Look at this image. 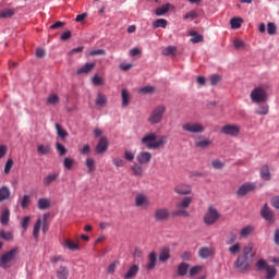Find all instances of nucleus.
<instances>
[{"mask_svg":"<svg viewBox=\"0 0 279 279\" xmlns=\"http://www.w3.org/2000/svg\"><path fill=\"white\" fill-rule=\"evenodd\" d=\"M269 89V86L267 85H259L250 94V98L253 104H265L267 99H269V95L267 94V90Z\"/></svg>","mask_w":279,"mask_h":279,"instance_id":"f257e3e1","label":"nucleus"},{"mask_svg":"<svg viewBox=\"0 0 279 279\" xmlns=\"http://www.w3.org/2000/svg\"><path fill=\"white\" fill-rule=\"evenodd\" d=\"M141 142L146 149H160V147L165 145V140L162 137L158 140V135H156V133H148L144 135Z\"/></svg>","mask_w":279,"mask_h":279,"instance_id":"f03ea898","label":"nucleus"},{"mask_svg":"<svg viewBox=\"0 0 279 279\" xmlns=\"http://www.w3.org/2000/svg\"><path fill=\"white\" fill-rule=\"evenodd\" d=\"M193 203V197L185 196L179 203H177V209L172 211L173 217H191V213L186 210Z\"/></svg>","mask_w":279,"mask_h":279,"instance_id":"7ed1b4c3","label":"nucleus"},{"mask_svg":"<svg viewBox=\"0 0 279 279\" xmlns=\"http://www.w3.org/2000/svg\"><path fill=\"white\" fill-rule=\"evenodd\" d=\"M16 256H19V247H13L3 253L0 257L1 269H10V267H12V263L16 259Z\"/></svg>","mask_w":279,"mask_h":279,"instance_id":"20e7f679","label":"nucleus"},{"mask_svg":"<svg viewBox=\"0 0 279 279\" xmlns=\"http://www.w3.org/2000/svg\"><path fill=\"white\" fill-rule=\"evenodd\" d=\"M166 112L167 107L165 105H158L151 110L148 117V123H150V125H157V123H160L162 119H165Z\"/></svg>","mask_w":279,"mask_h":279,"instance_id":"39448f33","label":"nucleus"},{"mask_svg":"<svg viewBox=\"0 0 279 279\" xmlns=\"http://www.w3.org/2000/svg\"><path fill=\"white\" fill-rule=\"evenodd\" d=\"M257 271H264L266 270V278L265 279H274L276 276H278V269H276V266L269 265L267 260L260 258L256 262Z\"/></svg>","mask_w":279,"mask_h":279,"instance_id":"423d86ee","label":"nucleus"},{"mask_svg":"<svg viewBox=\"0 0 279 279\" xmlns=\"http://www.w3.org/2000/svg\"><path fill=\"white\" fill-rule=\"evenodd\" d=\"M220 217L221 214H219V210H217V208L214 206H209L204 215L203 221L206 223V226H214V223L219 221Z\"/></svg>","mask_w":279,"mask_h":279,"instance_id":"0eeeda50","label":"nucleus"},{"mask_svg":"<svg viewBox=\"0 0 279 279\" xmlns=\"http://www.w3.org/2000/svg\"><path fill=\"white\" fill-rule=\"evenodd\" d=\"M182 130L190 134H204L206 132V128L199 122H186L182 125Z\"/></svg>","mask_w":279,"mask_h":279,"instance_id":"6e6552de","label":"nucleus"},{"mask_svg":"<svg viewBox=\"0 0 279 279\" xmlns=\"http://www.w3.org/2000/svg\"><path fill=\"white\" fill-rule=\"evenodd\" d=\"M234 267L243 274L245 271H250L252 267V262L250 260V257H246L245 255H240L234 263Z\"/></svg>","mask_w":279,"mask_h":279,"instance_id":"1a4fd4ad","label":"nucleus"},{"mask_svg":"<svg viewBox=\"0 0 279 279\" xmlns=\"http://www.w3.org/2000/svg\"><path fill=\"white\" fill-rule=\"evenodd\" d=\"M221 134L232 136L233 138L241 134V126L239 124H226L220 130Z\"/></svg>","mask_w":279,"mask_h":279,"instance_id":"9d476101","label":"nucleus"},{"mask_svg":"<svg viewBox=\"0 0 279 279\" xmlns=\"http://www.w3.org/2000/svg\"><path fill=\"white\" fill-rule=\"evenodd\" d=\"M171 217V211L168 208L160 207L155 209L154 219L155 221H168Z\"/></svg>","mask_w":279,"mask_h":279,"instance_id":"9b49d317","label":"nucleus"},{"mask_svg":"<svg viewBox=\"0 0 279 279\" xmlns=\"http://www.w3.org/2000/svg\"><path fill=\"white\" fill-rule=\"evenodd\" d=\"M135 206L136 208H143L144 210H147V208L151 206V202H149V198L144 194H137L135 196Z\"/></svg>","mask_w":279,"mask_h":279,"instance_id":"f8f14e48","label":"nucleus"},{"mask_svg":"<svg viewBox=\"0 0 279 279\" xmlns=\"http://www.w3.org/2000/svg\"><path fill=\"white\" fill-rule=\"evenodd\" d=\"M156 265H158V254L153 251L147 256L146 270L154 271V269H156Z\"/></svg>","mask_w":279,"mask_h":279,"instance_id":"ddd939ff","label":"nucleus"},{"mask_svg":"<svg viewBox=\"0 0 279 279\" xmlns=\"http://www.w3.org/2000/svg\"><path fill=\"white\" fill-rule=\"evenodd\" d=\"M255 189H256V184L244 183L238 189L236 195H238V197H245V195H247V193H252V191H254Z\"/></svg>","mask_w":279,"mask_h":279,"instance_id":"4468645a","label":"nucleus"},{"mask_svg":"<svg viewBox=\"0 0 279 279\" xmlns=\"http://www.w3.org/2000/svg\"><path fill=\"white\" fill-rule=\"evenodd\" d=\"M138 165H149L151 162V153L149 151H140L136 156Z\"/></svg>","mask_w":279,"mask_h":279,"instance_id":"2eb2a0df","label":"nucleus"},{"mask_svg":"<svg viewBox=\"0 0 279 279\" xmlns=\"http://www.w3.org/2000/svg\"><path fill=\"white\" fill-rule=\"evenodd\" d=\"M260 215L263 219L269 221V223H274V213L271 211V209H269V206L267 204H265L260 209Z\"/></svg>","mask_w":279,"mask_h":279,"instance_id":"dca6fc26","label":"nucleus"},{"mask_svg":"<svg viewBox=\"0 0 279 279\" xmlns=\"http://www.w3.org/2000/svg\"><path fill=\"white\" fill-rule=\"evenodd\" d=\"M138 271H141V267L138 266V264H133L129 270L126 271V274L123 276V279H133L136 276H138Z\"/></svg>","mask_w":279,"mask_h":279,"instance_id":"f3484780","label":"nucleus"},{"mask_svg":"<svg viewBox=\"0 0 279 279\" xmlns=\"http://www.w3.org/2000/svg\"><path fill=\"white\" fill-rule=\"evenodd\" d=\"M178 195H191L193 187L189 184H179L174 187Z\"/></svg>","mask_w":279,"mask_h":279,"instance_id":"a211bd4d","label":"nucleus"},{"mask_svg":"<svg viewBox=\"0 0 279 279\" xmlns=\"http://www.w3.org/2000/svg\"><path fill=\"white\" fill-rule=\"evenodd\" d=\"M189 269H191V266L186 262H182L177 267V275L181 278H184L189 274Z\"/></svg>","mask_w":279,"mask_h":279,"instance_id":"6ab92c4d","label":"nucleus"},{"mask_svg":"<svg viewBox=\"0 0 279 279\" xmlns=\"http://www.w3.org/2000/svg\"><path fill=\"white\" fill-rule=\"evenodd\" d=\"M58 178H60V173H58V172L47 174L43 179L44 186H51V184H53V182H58Z\"/></svg>","mask_w":279,"mask_h":279,"instance_id":"aec40b11","label":"nucleus"},{"mask_svg":"<svg viewBox=\"0 0 279 279\" xmlns=\"http://www.w3.org/2000/svg\"><path fill=\"white\" fill-rule=\"evenodd\" d=\"M98 154H106L108 151V138L101 137L95 148Z\"/></svg>","mask_w":279,"mask_h":279,"instance_id":"412c9836","label":"nucleus"},{"mask_svg":"<svg viewBox=\"0 0 279 279\" xmlns=\"http://www.w3.org/2000/svg\"><path fill=\"white\" fill-rule=\"evenodd\" d=\"M95 66H96L95 62L85 63L83 66L76 70V75H86L87 73H90V71H93Z\"/></svg>","mask_w":279,"mask_h":279,"instance_id":"4be33fe9","label":"nucleus"},{"mask_svg":"<svg viewBox=\"0 0 279 279\" xmlns=\"http://www.w3.org/2000/svg\"><path fill=\"white\" fill-rule=\"evenodd\" d=\"M259 175H260L262 180H266L267 182H269V180H271V169L269 168L268 165L262 166Z\"/></svg>","mask_w":279,"mask_h":279,"instance_id":"5701e85b","label":"nucleus"},{"mask_svg":"<svg viewBox=\"0 0 279 279\" xmlns=\"http://www.w3.org/2000/svg\"><path fill=\"white\" fill-rule=\"evenodd\" d=\"M131 171L132 174L135 175V178H143V173H145V171L143 170V166H141V163H133L131 166Z\"/></svg>","mask_w":279,"mask_h":279,"instance_id":"b1692460","label":"nucleus"},{"mask_svg":"<svg viewBox=\"0 0 279 279\" xmlns=\"http://www.w3.org/2000/svg\"><path fill=\"white\" fill-rule=\"evenodd\" d=\"M213 145V141L209 138H204L195 142V147L198 149H208L209 146Z\"/></svg>","mask_w":279,"mask_h":279,"instance_id":"393cba45","label":"nucleus"},{"mask_svg":"<svg viewBox=\"0 0 279 279\" xmlns=\"http://www.w3.org/2000/svg\"><path fill=\"white\" fill-rule=\"evenodd\" d=\"M37 153L39 154V156H47V154H51V145L50 144L38 145Z\"/></svg>","mask_w":279,"mask_h":279,"instance_id":"a878e982","label":"nucleus"},{"mask_svg":"<svg viewBox=\"0 0 279 279\" xmlns=\"http://www.w3.org/2000/svg\"><path fill=\"white\" fill-rule=\"evenodd\" d=\"M171 258V250L169 248H163L159 253V260L160 263H167Z\"/></svg>","mask_w":279,"mask_h":279,"instance_id":"bb28decb","label":"nucleus"},{"mask_svg":"<svg viewBox=\"0 0 279 279\" xmlns=\"http://www.w3.org/2000/svg\"><path fill=\"white\" fill-rule=\"evenodd\" d=\"M40 228H43V219H37L34 229H33V236L34 239L38 240L40 236Z\"/></svg>","mask_w":279,"mask_h":279,"instance_id":"cd10ccee","label":"nucleus"},{"mask_svg":"<svg viewBox=\"0 0 279 279\" xmlns=\"http://www.w3.org/2000/svg\"><path fill=\"white\" fill-rule=\"evenodd\" d=\"M58 279H68L69 278V268L66 266H61L57 270Z\"/></svg>","mask_w":279,"mask_h":279,"instance_id":"c85d7f7f","label":"nucleus"},{"mask_svg":"<svg viewBox=\"0 0 279 279\" xmlns=\"http://www.w3.org/2000/svg\"><path fill=\"white\" fill-rule=\"evenodd\" d=\"M10 187L5 185L0 187V202H5V199H10Z\"/></svg>","mask_w":279,"mask_h":279,"instance_id":"c756f323","label":"nucleus"},{"mask_svg":"<svg viewBox=\"0 0 279 279\" xmlns=\"http://www.w3.org/2000/svg\"><path fill=\"white\" fill-rule=\"evenodd\" d=\"M95 104L100 108H105V106L108 104V98L104 94H97Z\"/></svg>","mask_w":279,"mask_h":279,"instance_id":"7c9ffc66","label":"nucleus"},{"mask_svg":"<svg viewBox=\"0 0 279 279\" xmlns=\"http://www.w3.org/2000/svg\"><path fill=\"white\" fill-rule=\"evenodd\" d=\"M214 252L213 248L210 247H202L198 251V256L201 258H210V256H213Z\"/></svg>","mask_w":279,"mask_h":279,"instance_id":"2f4dec72","label":"nucleus"},{"mask_svg":"<svg viewBox=\"0 0 279 279\" xmlns=\"http://www.w3.org/2000/svg\"><path fill=\"white\" fill-rule=\"evenodd\" d=\"M54 128L57 130V136H60L62 141H64L66 136H69V132H66V130H64V128H62L60 123H57Z\"/></svg>","mask_w":279,"mask_h":279,"instance_id":"473e14b6","label":"nucleus"},{"mask_svg":"<svg viewBox=\"0 0 279 279\" xmlns=\"http://www.w3.org/2000/svg\"><path fill=\"white\" fill-rule=\"evenodd\" d=\"M121 97H122V107L128 108V106H130V93L128 92L126 88L122 89Z\"/></svg>","mask_w":279,"mask_h":279,"instance_id":"72a5a7b5","label":"nucleus"},{"mask_svg":"<svg viewBox=\"0 0 279 279\" xmlns=\"http://www.w3.org/2000/svg\"><path fill=\"white\" fill-rule=\"evenodd\" d=\"M38 208L39 210H47L48 208H51V201L47 198H39Z\"/></svg>","mask_w":279,"mask_h":279,"instance_id":"f704fd0d","label":"nucleus"},{"mask_svg":"<svg viewBox=\"0 0 279 279\" xmlns=\"http://www.w3.org/2000/svg\"><path fill=\"white\" fill-rule=\"evenodd\" d=\"M190 36H192L191 43H193L194 45H197V43H204V36L197 34V32H195V31H192L190 33Z\"/></svg>","mask_w":279,"mask_h":279,"instance_id":"c9c22d12","label":"nucleus"},{"mask_svg":"<svg viewBox=\"0 0 279 279\" xmlns=\"http://www.w3.org/2000/svg\"><path fill=\"white\" fill-rule=\"evenodd\" d=\"M169 8H170L169 3H166V4L157 8L155 11L156 16H165V14H167V12H169Z\"/></svg>","mask_w":279,"mask_h":279,"instance_id":"e433bc0d","label":"nucleus"},{"mask_svg":"<svg viewBox=\"0 0 279 279\" xmlns=\"http://www.w3.org/2000/svg\"><path fill=\"white\" fill-rule=\"evenodd\" d=\"M64 245L71 252H75V251L80 250V245L77 243L73 242L72 240H69V239L64 240Z\"/></svg>","mask_w":279,"mask_h":279,"instance_id":"4c0bfd02","label":"nucleus"},{"mask_svg":"<svg viewBox=\"0 0 279 279\" xmlns=\"http://www.w3.org/2000/svg\"><path fill=\"white\" fill-rule=\"evenodd\" d=\"M228 252H230L232 256H236V254L241 253V243L235 242L234 244H231V246L228 248Z\"/></svg>","mask_w":279,"mask_h":279,"instance_id":"58836bf2","label":"nucleus"},{"mask_svg":"<svg viewBox=\"0 0 279 279\" xmlns=\"http://www.w3.org/2000/svg\"><path fill=\"white\" fill-rule=\"evenodd\" d=\"M74 165H75V159H73L71 157L64 158V160H63L64 169H66L68 171H71L73 169Z\"/></svg>","mask_w":279,"mask_h":279,"instance_id":"ea45409f","label":"nucleus"},{"mask_svg":"<svg viewBox=\"0 0 279 279\" xmlns=\"http://www.w3.org/2000/svg\"><path fill=\"white\" fill-rule=\"evenodd\" d=\"M255 114L266 116L269 114V105H262L255 109Z\"/></svg>","mask_w":279,"mask_h":279,"instance_id":"a19ab883","label":"nucleus"},{"mask_svg":"<svg viewBox=\"0 0 279 279\" xmlns=\"http://www.w3.org/2000/svg\"><path fill=\"white\" fill-rule=\"evenodd\" d=\"M167 23H168L167 20L159 19V20L153 22V27H154V29H158V27H162V29H166Z\"/></svg>","mask_w":279,"mask_h":279,"instance_id":"79ce46f5","label":"nucleus"},{"mask_svg":"<svg viewBox=\"0 0 279 279\" xmlns=\"http://www.w3.org/2000/svg\"><path fill=\"white\" fill-rule=\"evenodd\" d=\"M156 92V87L154 86H145V87H141L138 89V93L142 94V95H151L153 93Z\"/></svg>","mask_w":279,"mask_h":279,"instance_id":"37998d69","label":"nucleus"},{"mask_svg":"<svg viewBox=\"0 0 279 279\" xmlns=\"http://www.w3.org/2000/svg\"><path fill=\"white\" fill-rule=\"evenodd\" d=\"M203 269H204V267H202V266H193L189 270L190 277L193 278V277L202 274Z\"/></svg>","mask_w":279,"mask_h":279,"instance_id":"c03bdc74","label":"nucleus"},{"mask_svg":"<svg viewBox=\"0 0 279 279\" xmlns=\"http://www.w3.org/2000/svg\"><path fill=\"white\" fill-rule=\"evenodd\" d=\"M252 232H254V227L252 226H247L245 228H243L241 231H240V235L245 239L247 236H250V234H252Z\"/></svg>","mask_w":279,"mask_h":279,"instance_id":"a18cd8bd","label":"nucleus"},{"mask_svg":"<svg viewBox=\"0 0 279 279\" xmlns=\"http://www.w3.org/2000/svg\"><path fill=\"white\" fill-rule=\"evenodd\" d=\"M48 106H56V104H60V97L56 94L50 95L47 98Z\"/></svg>","mask_w":279,"mask_h":279,"instance_id":"49530a36","label":"nucleus"},{"mask_svg":"<svg viewBox=\"0 0 279 279\" xmlns=\"http://www.w3.org/2000/svg\"><path fill=\"white\" fill-rule=\"evenodd\" d=\"M178 49L173 46H168L162 50V56H175Z\"/></svg>","mask_w":279,"mask_h":279,"instance_id":"de8ad7c7","label":"nucleus"},{"mask_svg":"<svg viewBox=\"0 0 279 279\" xmlns=\"http://www.w3.org/2000/svg\"><path fill=\"white\" fill-rule=\"evenodd\" d=\"M10 221V209H5L1 215V223L2 226H8Z\"/></svg>","mask_w":279,"mask_h":279,"instance_id":"09e8293b","label":"nucleus"},{"mask_svg":"<svg viewBox=\"0 0 279 279\" xmlns=\"http://www.w3.org/2000/svg\"><path fill=\"white\" fill-rule=\"evenodd\" d=\"M254 250V243L250 242L244 248H243V254L242 256H246L250 258V254H252Z\"/></svg>","mask_w":279,"mask_h":279,"instance_id":"8fccbe9b","label":"nucleus"},{"mask_svg":"<svg viewBox=\"0 0 279 279\" xmlns=\"http://www.w3.org/2000/svg\"><path fill=\"white\" fill-rule=\"evenodd\" d=\"M85 165L87 167V173H90L92 171H95V159L87 158L85 161Z\"/></svg>","mask_w":279,"mask_h":279,"instance_id":"3c124183","label":"nucleus"},{"mask_svg":"<svg viewBox=\"0 0 279 279\" xmlns=\"http://www.w3.org/2000/svg\"><path fill=\"white\" fill-rule=\"evenodd\" d=\"M230 23L232 29H239L241 27V23H243V20L239 17H233L231 19Z\"/></svg>","mask_w":279,"mask_h":279,"instance_id":"603ef678","label":"nucleus"},{"mask_svg":"<svg viewBox=\"0 0 279 279\" xmlns=\"http://www.w3.org/2000/svg\"><path fill=\"white\" fill-rule=\"evenodd\" d=\"M56 149L60 156H66V147H64L60 142L56 143Z\"/></svg>","mask_w":279,"mask_h":279,"instance_id":"864d4df0","label":"nucleus"},{"mask_svg":"<svg viewBox=\"0 0 279 279\" xmlns=\"http://www.w3.org/2000/svg\"><path fill=\"white\" fill-rule=\"evenodd\" d=\"M0 239H3L4 241H12L14 235L10 231H0Z\"/></svg>","mask_w":279,"mask_h":279,"instance_id":"5fc2aeb1","label":"nucleus"},{"mask_svg":"<svg viewBox=\"0 0 279 279\" xmlns=\"http://www.w3.org/2000/svg\"><path fill=\"white\" fill-rule=\"evenodd\" d=\"M12 167H14V160L12 158H9L4 166V173L8 175L10 171H12Z\"/></svg>","mask_w":279,"mask_h":279,"instance_id":"6e6d98bb","label":"nucleus"},{"mask_svg":"<svg viewBox=\"0 0 279 279\" xmlns=\"http://www.w3.org/2000/svg\"><path fill=\"white\" fill-rule=\"evenodd\" d=\"M238 235L234 232L229 233L226 244L227 245H234L236 243Z\"/></svg>","mask_w":279,"mask_h":279,"instance_id":"4d7b16f0","label":"nucleus"},{"mask_svg":"<svg viewBox=\"0 0 279 279\" xmlns=\"http://www.w3.org/2000/svg\"><path fill=\"white\" fill-rule=\"evenodd\" d=\"M14 16V11L12 9H7L0 12V19H10Z\"/></svg>","mask_w":279,"mask_h":279,"instance_id":"13d9d810","label":"nucleus"},{"mask_svg":"<svg viewBox=\"0 0 279 279\" xmlns=\"http://www.w3.org/2000/svg\"><path fill=\"white\" fill-rule=\"evenodd\" d=\"M29 204H32V201L29 199V195H24L21 201L22 208H28Z\"/></svg>","mask_w":279,"mask_h":279,"instance_id":"bf43d9fd","label":"nucleus"},{"mask_svg":"<svg viewBox=\"0 0 279 279\" xmlns=\"http://www.w3.org/2000/svg\"><path fill=\"white\" fill-rule=\"evenodd\" d=\"M92 83L94 84V86H102L104 84V78H101L99 75H94V77L92 78Z\"/></svg>","mask_w":279,"mask_h":279,"instance_id":"052dcab7","label":"nucleus"},{"mask_svg":"<svg viewBox=\"0 0 279 279\" xmlns=\"http://www.w3.org/2000/svg\"><path fill=\"white\" fill-rule=\"evenodd\" d=\"M29 221H32V217L25 216L22 221V228H23L24 232H26L27 228H29Z\"/></svg>","mask_w":279,"mask_h":279,"instance_id":"680f3d73","label":"nucleus"},{"mask_svg":"<svg viewBox=\"0 0 279 279\" xmlns=\"http://www.w3.org/2000/svg\"><path fill=\"white\" fill-rule=\"evenodd\" d=\"M233 47H234V49H245V41H243L241 39H235L233 41Z\"/></svg>","mask_w":279,"mask_h":279,"instance_id":"e2e57ef3","label":"nucleus"},{"mask_svg":"<svg viewBox=\"0 0 279 279\" xmlns=\"http://www.w3.org/2000/svg\"><path fill=\"white\" fill-rule=\"evenodd\" d=\"M211 166L215 169H223V167H226V163H223L221 160L215 159L211 161Z\"/></svg>","mask_w":279,"mask_h":279,"instance_id":"0e129e2a","label":"nucleus"},{"mask_svg":"<svg viewBox=\"0 0 279 279\" xmlns=\"http://www.w3.org/2000/svg\"><path fill=\"white\" fill-rule=\"evenodd\" d=\"M112 162L117 168L125 167V160L121 158H113Z\"/></svg>","mask_w":279,"mask_h":279,"instance_id":"69168bd1","label":"nucleus"},{"mask_svg":"<svg viewBox=\"0 0 279 279\" xmlns=\"http://www.w3.org/2000/svg\"><path fill=\"white\" fill-rule=\"evenodd\" d=\"M267 32L269 34V36H274V34H276V24L274 23H268L267 24Z\"/></svg>","mask_w":279,"mask_h":279,"instance_id":"338daca9","label":"nucleus"},{"mask_svg":"<svg viewBox=\"0 0 279 279\" xmlns=\"http://www.w3.org/2000/svg\"><path fill=\"white\" fill-rule=\"evenodd\" d=\"M124 158L128 162H132L134 160V153L132 150H124Z\"/></svg>","mask_w":279,"mask_h":279,"instance_id":"774afa93","label":"nucleus"}]
</instances>
